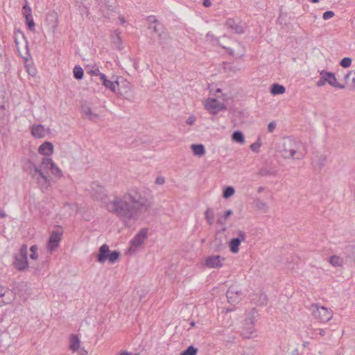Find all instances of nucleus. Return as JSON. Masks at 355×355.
<instances>
[{
  "label": "nucleus",
  "mask_w": 355,
  "mask_h": 355,
  "mask_svg": "<svg viewBox=\"0 0 355 355\" xmlns=\"http://www.w3.org/2000/svg\"><path fill=\"white\" fill-rule=\"evenodd\" d=\"M100 79L102 80L103 84L105 87L110 89L113 92H116V87L119 85L117 82H112L107 80L105 74H101Z\"/></svg>",
  "instance_id": "obj_26"
},
{
  "label": "nucleus",
  "mask_w": 355,
  "mask_h": 355,
  "mask_svg": "<svg viewBox=\"0 0 355 355\" xmlns=\"http://www.w3.org/2000/svg\"><path fill=\"white\" fill-rule=\"evenodd\" d=\"M312 306L313 307L312 312L313 317L318 319L320 322H327L332 318L333 312L331 310L322 306L313 305Z\"/></svg>",
  "instance_id": "obj_4"
},
{
  "label": "nucleus",
  "mask_w": 355,
  "mask_h": 355,
  "mask_svg": "<svg viewBox=\"0 0 355 355\" xmlns=\"http://www.w3.org/2000/svg\"><path fill=\"white\" fill-rule=\"evenodd\" d=\"M305 332H306L307 336L311 338H313L315 336L314 331L309 327H306Z\"/></svg>",
  "instance_id": "obj_47"
},
{
  "label": "nucleus",
  "mask_w": 355,
  "mask_h": 355,
  "mask_svg": "<svg viewBox=\"0 0 355 355\" xmlns=\"http://www.w3.org/2000/svg\"><path fill=\"white\" fill-rule=\"evenodd\" d=\"M2 293L3 295L1 297L2 298L1 305L10 304L14 300L15 295L12 291L4 288Z\"/></svg>",
  "instance_id": "obj_21"
},
{
  "label": "nucleus",
  "mask_w": 355,
  "mask_h": 355,
  "mask_svg": "<svg viewBox=\"0 0 355 355\" xmlns=\"http://www.w3.org/2000/svg\"><path fill=\"white\" fill-rule=\"evenodd\" d=\"M319 334L321 335V336H324L325 335V331L322 329H319Z\"/></svg>",
  "instance_id": "obj_61"
},
{
  "label": "nucleus",
  "mask_w": 355,
  "mask_h": 355,
  "mask_svg": "<svg viewBox=\"0 0 355 355\" xmlns=\"http://www.w3.org/2000/svg\"><path fill=\"white\" fill-rule=\"evenodd\" d=\"M277 174V171L272 170L268 168H262L259 171V175L261 176L272 175L276 176Z\"/></svg>",
  "instance_id": "obj_34"
},
{
  "label": "nucleus",
  "mask_w": 355,
  "mask_h": 355,
  "mask_svg": "<svg viewBox=\"0 0 355 355\" xmlns=\"http://www.w3.org/2000/svg\"><path fill=\"white\" fill-rule=\"evenodd\" d=\"M3 288H4L1 285H0V297H1V295H3L2 292H3ZM1 302H2V298H0V306H1Z\"/></svg>",
  "instance_id": "obj_59"
},
{
  "label": "nucleus",
  "mask_w": 355,
  "mask_h": 355,
  "mask_svg": "<svg viewBox=\"0 0 355 355\" xmlns=\"http://www.w3.org/2000/svg\"><path fill=\"white\" fill-rule=\"evenodd\" d=\"M263 190H264V187H259V189H258V192H259V193H261V192H262Z\"/></svg>",
  "instance_id": "obj_64"
},
{
  "label": "nucleus",
  "mask_w": 355,
  "mask_h": 355,
  "mask_svg": "<svg viewBox=\"0 0 355 355\" xmlns=\"http://www.w3.org/2000/svg\"><path fill=\"white\" fill-rule=\"evenodd\" d=\"M320 76H324L326 83H327L331 86L334 87H338L340 89H344L345 87L343 85L340 84L335 76V74L331 72L326 71L325 70H322L320 72Z\"/></svg>",
  "instance_id": "obj_12"
},
{
  "label": "nucleus",
  "mask_w": 355,
  "mask_h": 355,
  "mask_svg": "<svg viewBox=\"0 0 355 355\" xmlns=\"http://www.w3.org/2000/svg\"><path fill=\"white\" fill-rule=\"evenodd\" d=\"M31 254L30 255V257L32 259H36L37 257V254L36 253L37 252V248L36 245H33L31 247Z\"/></svg>",
  "instance_id": "obj_46"
},
{
  "label": "nucleus",
  "mask_w": 355,
  "mask_h": 355,
  "mask_svg": "<svg viewBox=\"0 0 355 355\" xmlns=\"http://www.w3.org/2000/svg\"><path fill=\"white\" fill-rule=\"evenodd\" d=\"M326 84V82H325V80H324V76H321L320 80H318L317 82H316V85L318 87H322L324 86V85Z\"/></svg>",
  "instance_id": "obj_51"
},
{
  "label": "nucleus",
  "mask_w": 355,
  "mask_h": 355,
  "mask_svg": "<svg viewBox=\"0 0 355 355\" xmlns=\"http://www.w3.org/2000/svg\"><path fill=\"white\" fill-rule=\"evenodd\" d=\"M26 22L27 26L30 31H33L35 30V23H34L32 15L27 17L26 18Z\"/></svg>",
  "instance_id": "obj_42"
},
{
  "label": "nucleus",
  "mask_w": 355,
  "mask_h": 355,
  "mask_svg": "<svg viewBox=\"0 0 355 355\" xmlns=\"http://www.w3.org/2000/svg\"><path fill=\"white\" fill-rule=\"evenodd\" d=\"M327 157L324 155H316L312 159V165L315 171H320L325 165Z\"/></svg>",
  "instance_id": "obj_17"
},
{
  "label": "nucleus",
  "mask_w": 355,
  "mask_h": 355,
  "mask_svg": "<svg viewBox=\"0 0 355 355\" xmlns=\"http://www.w3.org/2000/svg\"><path fill=\"white\" fill-rule=\"evenodd\" d=\"M52 174L54 175L56 177H61L62 176V171L53 162V166H50L49 169Z\"/></svg>",
  "instance_id": "obj_40"
},
{
  "label": "nucleus",
  "mask_w": 355,
  "mask_h": 355,
  "mask_svg": "<svg viewBox=\"0 0 355 355\" xmlns=\"http://www.w3.org/2000/svg\"><path fill=\"white\" fill-rule=\"evenodd\" d=\"M76 2L79 4V6H84V3L85 1V0H75Z\"/></svg>",
  "instance_id": "obj_60"
},
{
  "label": "nucleus",
  "mask_w": 355,
  "mask_h": 355,
  "mask_svg": "<svg viewBox=\"0 0 355 355\" xmlns=\"http://www.w3.org/2000/svg\"><path fill=\"white\" fill-rule=\"evenodd\" d=\"M80 339L78 336L73 335L70 339L69 348L73 352L78 351L80 349Z\"/></svg>",
  "instance_id": "obj_28"
},
{
  "label": "nucleus",
  "mask_w": 355,
  "mask_h": 355,
  "mask_svg": "<svg viewBox=\"0 0 355 355\" xmlns=\"http://www.w3.org/2000/svg\"><path fill=\"white\" fill-rule=\"evenodd\" d=\"M233 212L232 210L229 209L227 210L223 215L219 218L217 220L218 223L220 225H224L225 223L226 219L230 217L231 215H232Z\"/></svg>",
  "instance_id": "obj_36"
},
{
  "label": "nucleus",
  "mask_w": 355,
  "mask_h": 355,
  "mask_svg": "<svg viewBox=\"0 0 355 355\" xmlns=\"http://www.w3.org/2000/svg\"><path fill=\"white\" fill-rule=\"evenodd\" d=\"M13 264L18 270H24L28 267V259L15 256Z\"/></svg>",
  "instance_id": "obj_23"
},
{
  "label": "nucleus",
  "mask_w": 355,
  "mask_h": 355,
  "mask_svg": "<svg viewBox=\"0 0 355 355\" xmlns=\"http://www.w3.org/2000/svg\"><path fill=\"white\" fill-rule=\"evenodd\" d=\"M334 12L333 11L329 10L323 13L322 18L324 20H327L334 17Z\"/></svg>",
  "instance_id": "obj_45"
},
{
  "label": "nucleus",
  "mask_w": 355,
  "mask_h": 355,
  "mask_svg": "<svg viewBox=\"0 0 355 355\" xmlns=\"http://www.w3.org/2000/svg\"><path fill=\"white\" fill-rule=\"evenodd\" d=\"M87 352L84 348H81L78 351V355H87Z\"/></svg>",
  "instance_id": "obj_57"
},
{
  "label": "nucleus",
  "mask_w": 355,
  "mask_h": 355,
  "mask_svg": "<svg viewBox=\"0 0 355 355\" xmlns=\"http://www.w3.org/2000/svg\"><path fill=\"white\" fill-rule=\"evenodd\" d=\"M226 27L231 30L232 32L238 34L243 33L244 32V27L243 25L237 23L234 19H228L225 22Z\"/></svg>",
  "instance_id": "obj_16"
},
{
  "label": "nucleus",
  "mask_w": 355,
  "mask_h": 355,
  "mask_svg": "<svg viewBox=\"0 0 355 355\" xmlns=\"http://www.w3.org/2000/svg\"><path fill=\"white\" fill-rule=\"evenodd\" d=\"M31 134L35 137H44L45 135V130L44 126L42 125H33L31 127Z\"/></svg>",
  "instance_id": "obj_25"
},
{
  "label": "nucleus",
  "mask_w": 355,
  "mask_h": 355,
  "mask_svg": "<svg viewBox=\"0 0 355 355\" xmlns=\"http://www.w3.org/2000/svg\"><path fill=\"white\" fill-rule=\"evenodd\" d=\"M211 5V0H204L203 1V6L206 8L210 7Z\"/></svg>",
  "instance_id": "obj_56"
},
{
  "label": "nucleus",
  "mask_w": 355,
  "mask_h": 355,
  "mask_svg": "<svg viewBox=\"0 0 355 355\" xmlns=\"http://www.w3.org/2000/svg\"><path fill=\"white\" fill-rule=\"evenodd\" d=\"M234 192L235 190L232 187H227L223 191V196L225 198H229L230 197L234 195Z\"/></svg>",
  "instance_id": "obj_37"
},
{
  "label": "nucleus",
  "mask_w": 355,
  "mask_h": 355,
  "mask_svg": "<svg viewBox=\"0 0 355 355\" xmlns=\"http://www.w3.org/2000/svg\"><path fill=\"white\" fill-rule=\"evenodd\" d=\"M243 295V293L236 285L230 286L226 293L227 301L230 304L238 303Z\"/></svg>",
  "instance_id": "obj_11"
},
{
  "label": "nucleus",
  "mask_w": 355,
  "mask_h": 355,
  "mask_svg": "<svg viewBox=\"0 0 355 355\" xmlns=\"http://www.w3.org/2000/svg\"><path fill=\"white\" fill-rule=\"evenodd\" d=\"M148 234V229L143 228L141 229L136 236L131 241V245L129 248V251L134 252L136 249L140 246L144 241V240L147 238Z\"/></svg>",
  "instance_id": "obj_10"
},
{
  "label": "nucleus",
  "mask_w": 355,
  "mask_h": 355,
  "mask_svg": "<svg viewBox=\"0 0 355 355\" xmlns=\"http://www.w3.org/2000/svg\"><path fill=\"white\" fill-rule=\"evenodd\" d=\"M257 207L259 209H264V208L267 207L266 204L264 202L261 201V200L257 201Z\"/></svg>",
  "instance_id": "obj_53"
},
{
  "label": "nucleus",
  "mask_w": 355,
  "mask_h": 355,
  "mask_svg": "<svg viewBox=\"0 0 355 355\" xmlns=\"http://www.w3.org/2000/svg\"><path fill=\"white\" fill-rule=\"evenodd\" d=\"M154 31L157 33L158 42L163 49H170L172 47V39L169 34L164 31H159L158 27L154 26Z\"/></svg>",
  "instance_id": "obj_8"
},
{
  "label": "nucleus",
  "mask_w": 355,
  "mask_h": 355,
  "mask_svg": "<svg viewBox=\"0 0 355 355\" xmlns=\"http://www.w3.org/2000/svg\"><path fill=\"white\" fill-rule=\"evenodd\" d=\"M224 260L225 259L220 255L210 256L205 258V265L211 268H220Z\"/></svg>",
  "instance_id": "obj_15"
},
{
  "label": "nucleus",
  "mask_w": 355,
  "mask_h": 355,
  "mask_svg": "<svg viewBox=\"0 0 355 355\" xmlns=\"http://www.w3.org/2000/svg\"><path fill=\"white\" fill-rule=\"evenodd\" d=\"M17 256L19 257H23L24 259H27V246L26 245H23L21 247L19 254H17Z\"/></svg>",
  "instance_id": "obj_44"
},
{
  "label": "nucleus",
  "mask_w": 355,
  "mask_h": 355,
  "mask_svg": "<svg viewBox=\"0 0 355 355\" xmlns=\"http://www.w3.org/2000/svg\"><path fill=\"white\" fill-rule=\"evenodd\" d=\"M89 73L92 75V76H99V77L101 78V74H103L102 73L100 72L99 69L98 67H96L92 70H90L89 71Z\"/></svg>",
  "instance_id": "obj_49"
},
{
  "label": "nucleus",
  "mask_w": 355,
  "mask_h": 355,
  "mask_svg": "<svg viewBox=\"0 0 355 355\" xmlns=\"http://www.w3.org/2000/svg\"><path fill=\"white\" fill-rule=\"evenodd\" d=\"M345 80H350L351 85L355 87V70L351 71L345 76Z\"/></svg>",
  "instance_id": "obj_38"
},
{
  "label": "nucleus",
  "mask_w": 355,
  "mask_h": 355,
  "mask_svg": "<svg viewBox=\"0 0 355 355\" xmlns=\"http://www.w3.org/2000/svg\"><path fill=\"white\" fill-rule=\"evenodd\" d=\"M102 3L103 5L101 6V11L105 17L109 18L112 12H114L115 8H116V1L103 0Z\"/></svg>",
  "instance_id": "obj_14"
},
{
  "label": "nucleus",
  "mask_w": 355,
  "mask_h": 355,
  "mask_svg": "<svg viewBox=\"0 0 355 355\" xmlns=\"http://www.w3.org/2000/svg\"><path fill=\"white\" fill-rule=\"evenodd\" d=\"M62 235V232L58 230L53 231L51 233L46 244V248L50 252H53L59 247Z\"/></svg>",
  "instance_id": "obj_7"
},
{
  "label": "nucleus",
  "mask_w": 355,
  "mask_h": 355,
  "mask_svg": "<svg viewBox=\"0 0 355 355\" xmlns=\"http://www.w3.org/2000/svg\"><path fill=\"white\" fill-rule=\"evenodd\" d=\"M352 64V59L349 58H344L340 62V64L343 68H347L350 67Z\"/></svg>",
  "instance_id": "obj_43"
},
{
  "label": "nucleus",
  "mask_w": 355,
  "mask_h": 355,
  "mask_svg": "<svg viewBox=\"0 0 355 355\" xmlns=\"http://www.w3.org/2000/svg\"><path fill=\"white\" fill-rule=\"evenodd\" d=\"M53 146L51 142L45 141L38 148L39 153L49 156L53 153Z\"/></svg>",
  "instance_id": "obj_22"
},
{
  "label": "nucleus",
  "mask_w": 355,
  "mask_h": 355,
  "mask_svg": "<svg viewBox=\"0 0 355 355\" xmlns=\"http://www.w3.org/2000/svg\"><path fill=\"white\" fill-rule=\"evenodd\" d=\"M191 148L196 156L201 157L205 154V149L202 144H192Z\"/></svg>",
  "instance_id": "obj_27"
},
{
  "label": "nucleus",
  "mask_w": 355,
  "mask_h": 355,
  "mask_svg": "<svg viewBox=\"0 0 355 355\" xmlns=\"http://www.w3.org/2000/svg\"><path fill=\"white\" fill-rule=\"evenodd\" d=\"M238 236L232 239L230 241V250L232 253H237L239 250V245L242 241L245 240V233L243 231H239L237 233Z\"/></svg>",
  "instance_id": "obj_13"
},
{
  "label": "nucleus",
  "mask_w": 355,
  "mask_h": 355,
  "mask_svg": "<svg viewBox=\"0 0 355 355\" xmlns=\"http://www.w3.org/2000/svg\"><path fill=\"white\" fill-rule=\"evenodd\" d=\"M275 128H276V123L275 121H271L268 125V131L269 132H272L274 131V130L275 129Z\"/></svg>",
  "instance_id": "obj_50"
},
{
  "label": "nucleus",
  "mask_w": 355,
  "mask_h": 355,
  "mask_svg": "<svg viewBox=\"0 0 355 355\" xmlns=\"http://www.w3.org/2000/svg\"><path fill=\"white\" fill-rule=\"evenodd\" d=\"M205 108L211 114H216L220 110L226 109V107L216 98H207L204 104Z\"/></svg>",
  "instance_id": "obj_9"
},
{
  "label": "nucleus",
  "mask_w": 355,
  "mask_h": 355,
  "mask_svg": "<svg viewBox=\"0 0 355 355\" xmlns=\"http://www.w3.org/2000/svg\"><path fill=\"white\" fill-rule=\"evenodd\" d=\"M230 53L233 55V56H235L236 58H241L243 55L244 54V51H243L241 53H235L234 50L231 49L230 51Z\"/></svg>",
  "instance_id": "obj_52"
},
{
  "label": "nucleus",
  "mask_w": 355,
  "mask_h": 355,
  "mask_svg": "<svg viewBox=\"0 0 355 355\" xmlns=\"http://www.w3.org/2000/svg\"><path fill=\"white\" fill-rule=\"evenodd\" d=\"M6 217V213L3 211H0V218Z\"/></svg>",
  "instance_id": "obj_62"
},
{
  "label": "nucleus",
  "mask_w": 355,
  "mask_h": 355,
  "mask_svg": "<svg viewBox=\"0 0 355 355\" xmlns=\"http://www.w3.org/2000/svg\"><path fill=\"white\" fill-rule=\"evenodd\" d=\"M82 112L84 114V116L89 120L96 122L98 120H99L100 117L99 115L95 112H94L91 107H89L87 105H82Z\"/></svg>",
  "instance_id": "obj_18"
},
{
  "label": "nucleus",
  "mask_w": 355,
  "mask_h": 355,
  "mask_svg": "<svg viewBox=\"0 0 355 355\" xmlns=\"http://www.w3.org/2000/svg\"><path fill=\"white\" fill-rule=\"evenodd\" d=\"M344 254L347 260L355 263V243L347 245L344 249Z\"/></svg>",
  "instance_id": "obj_19"
},
{
  "label": "nucleus",
  "mask_w": 355,
  "mask_h": 355,
  "mask_svg": "<svg viewBox=\"0 0 355 355\" xmlns=\"http://www.w3.org/2000/svg\"><path fill=\"white\" fill-rule=\"evenodd\" d=\"M196 121V117L194 116H189L187 120V123L189 125H193Z\"/></svg>",
  "instance_id": "obj_54"
},
{
  "label": "nucleus",
  "mask_w": 355,
  "mask_h": 355,
  "mask_svg": "<svg viewBox=\"0 0 355 355\" xmlns=\"http://www.w3.org/2000/svg\"><path fill=\"white\" fill-rule=\"evenodd\" d=\"M281 153L284 159H302L306 154V149L300 141L288 138L284 140Z\"/></svg>",
  "instance_id": "obj_3"
},
{
  "label": "nucleus",
  "mask_w": 355,
  "mask_h": 355,
  "mask_svg": "<svg viewBox=\"0 0 355 355\" xmlns=\"http://www.w3.org/2000/svg\"><path fill=\"white\" fill-rule=\"evenodd\" d=\"M11 344L10 337L6 332L0 333V348L6 349Z\"/></svg>",
  "instance_id": "obj_24"
},
{
  "label": "nucleus",
  "mask_w": 355,
  "mask_h": 355,
  "mask_svg": "<svg viewBox=\"0 0 355 355\" xmlns=\"http://www.w3.org/2000/svg\"><path fill=\"white\" fill-rule=\"evenodd\" d=\"M53 166V162L50 158H44L40 168L36 166L31 160L27 159L23 165V168L36 181L40 187L47 188L50 185V178L44 173V170L50 169V166Z\"/></svg>",
  "instance_id": "obj_2"
},
{
  "label": "nucleus",
  "mask_w": 355,
  "mask_h": 355,
  "mask_svg": "<svg viewBox=\"0 0 355 355\" xmlns=\"http://www.w3.org/2000/svg\"><path fill=\"white\" fill-rule=\"evenodd\" d=\"M31 13V8L28 6L27 2H26L25 5L22 8V14L24 16V17L26 18L27 17L32 15Z\"/></svg>",
  "instance_id": "obj_41"
},
{
  "label": "nucleus",
  "mask_w": 355,
  "mask_h": 355,
  "mask_svg": "<svg viewBox=\"0 0 355 355\" xmlns=\"http://www.w3.org/2000/svg\"><path fill=\"white\" fill-rule=\"evenodd\" d=\"M329 263L333 266H336V267L341 266L343 263V259L339 256L334 255V256L330 257Z\"/></svg>",
  "instance_id": "obj_32"
},
{
  "label": "nucleus",
  "mask_w": 355,
  "mask_h": 355,
  "mask_svg": "<svg viewBox=\"0 0 355 355\" xmlns=\"http://www.w3.org/2000/svg\"><path fill=\"white\" fill-rule=\"evenodd\" d=\"M257 316V311L256 309H252L247 314L246 318L244 320V328L246 329V337H249L250 335L253 332V325L254 323V320ZM245 335V333H243Z\"/></svg>",
  "instance_id": "obj_6"
},
{
  "label": "nucleus",
  "mask_w": 355,
  "mask_h": 355,
  "mask_svg": "<svg viewBox=\"0 0 355 355\" xmlns=\"http://www.w3.org/2000/svg\"><path fill=\"white\" fill-rule=\"evenodd\" d=\"M119 20L121 24H124L125 22V20L123 17H119Z\"/></svg>",
  "instance_id": "obj_63"
},
{
  "label": "nucleus",
  "mask_w": 355,
  "mask_h": 355,
  "mask_svg": "<svg viewBox=\"0 0 355 355\" xmlns=\"http://www.w3.org/2000/svg\"><path fill=\"white\" fill-rule=\"evenodd\" d=\"M109 254H110L109 246L106 244L101 245L99 248L98 254L97 257V261L101 263H103L107 259Z\"/></svg>",
  "instance_id": "obj_20"
},
{
  "label": "nucleus",
  "mask_w": 355,
  "mask_h": 355,
  "mask_svg": "<svg viewBox=\"0 0 355 355\" xmlns=\"http://www.w3.org/2000/svg\"><path fill=\"white\" fill-rule=\"evenodd\" d=\"M285 87L283 85L277 83L273 84L270 87V92L273 95L282 94L285 92Z\"/></svg>",
  "instance_id": "obj_29"
},
{
  "label": "nucleus",
  "mask_w": 355,
  "mask_h": 355,
  "mask_svg": "<svg viewBox=\"0 0 355 355\" xmlns=\"http://www.w3.org/2000/svg\"><path fill=\"white\" fill-rule=\"evenodd\" d=\"M165 182V179L164 177L159 176L156 178L155 182L157 184H163Z\"/></svg>",
  "instance_id": "obj_55"
},
{
  "label": "nucleus",
  "mask_w": 355,
  "mask_h": 355,
  "mask_svg": "<svg viewBox=\"0 0 355 355\" xmlns=\"http://www.w3.org/2000/svg\"><path fill=\"white\" fill-rule=\"evenodd\" d=\"M92 196L94 200L101 202V205L105 209V205L109 202L105 189L97 182L92 184Z\"/></svg>",
  "instance_id": "obj_5"
},
{
  "label": "nucleus",
  "mask_w": 355,
  "mask_h": 355,
  "mask_svg": "<svg viewBox=\"0 0 355 355\" xmlns=\"http://www.w3.org/2000/svg\"><path fill=\"white\" fill-rule=\"evenodd\" d=\"M205 216L207 222L209 225H213L214 222V212L211 208H207L205 212Z\"/></svg>",
  "instance_id": "obj_31"
},
{
  "label": "nucleus",
  "mask_w": 355,
  "mask_h": 355,
  "mask_svg": "<svg viewBox=\"0 0 355 355\" xmlns=\"http://www.w3.org/2000/svg\"><path fill=\"white\" fill-rule=\"evenodd\" d=\"M260 146L261 144L259 142H254L250 145V149L253 152H258Z\"/></svg>",
  "instance_id": "obj_48"
},
{
  "label": "nucleus",
  "mask_w": 355,
  "mask_h": 355,
  "mask_svg": "<svg viewBox=\"0 0 355 355\" xmlns=\"http://www.w3.org/2000/svg\"><path fill=\"white\" fill-rule=\"evenodd\" d=\"M232 139L234 141L239 143L241 144H243L245 142L244 135L239 130L234 131L232 133Z\"/></svg>",
  "instance_id": "obj_30"
},
{
  "label": "nucleus",
  "mask_w": 355,
  "mask_h": 355,
  "mask_svg": "<svg viewBox=\"0 0 355 355\" xmlns=\"http://www.w3.org/2000/svg\"><path fill=\"white\" fill-rule=\"evenodd\" d=\"M241 68H237L236 67H231L230 70L232 71L234 73H236V71H241Z\"/></svg>",
  "instance_id": "obj_58"
},
{
  "label": "nucleus",
  "mask_w": 355,
  "mask_h": 355,
  "mask_svg": "<svg viewBox=\"0 0 355 355\" xmlns=\"http://www.w3.org/2000/svg\"><path fill=\"white\" fill-rule=\"evenodd\" d=\"M73 73L74 78L77 80H81L83 77V69L78 65L75 66Z\"/></svg>",
  "instance_id": "obj_35"
},
{
  "label": "nucleus",
  "mask_w": 355,
  "mask_h": 355,
  "mask_svg": "<svg viewBox=\"0 0 355 355\" xmlns=\"http://www.w3.org/2000/svg\"><path fill=\"white\" fill-rule=\"evenodd\" d=\"M197 352V349L191 345L188 347L186 350L181 352L180 355H196Z\"/></svg>",
  "instance_id": "obj_39"
},
{
  "label": "nucleus",
  "mask_w": 355,
  "mask_h": 355,
  "mask_svg": "<svg viewBox=\"0 0 355 355\" xmlns=\"http://www.w3.org/2000/svg\"><path fill=\"white\" fill-rule=\"evenodd\" d=\"M151 207L150 200L137 189L114 196L105 209L115 215L125 227H131Z\"/></svg>",
  "instance_id": "obj_1"
},
{
  "label": "nucleus",
  "mask_w": 355,
  "mask_h": 355,
  "mask_svg": "<svg viewBox=\"0 0 355 355\" xmlns=\"http://www.w3.org/2000/svg\"><path fill=\"white\" fill-rule=\"evenodd\" d=\"M108 255L107 260L110 263H114L119 260L120 252L116 250L112 252L110 250V254Z\"/></svg>",
  "instance_id": "obj_33"
}]
</instances>
